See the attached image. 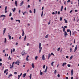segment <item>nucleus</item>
Wrapping results in <instances>:
<instances>
[{
    "mask_svg": "<svg viewBox=\"0 0 79 79\" xmlns=\"http://www.w3.org/2000/svg\"><path fill=\"white\" fill-rule=\"evenodd\" d=\"M70 52H72V48H71L70 49Z\"/></svg>",
    "mask_w": 79,
    "mask_h": 79,
    "instance_id": "obj_47",
    "label": "nucleus"
},
{
    "mask_svg": "<svg viewBox=\"0 0 79 79\" xmlns=\"http://www.w3.org/2000/svg\"><path fill=\"white\" fill-rule=\"evenodd\" d=\"M7 11L6 10H5V13H7Z\"/></svg>",
    "mask_w": 79,
    "mask_h": 79,
    "instance_id": "obj_62",
    "label": "nucleus"
},
{
    "mask_svg": "<svg viewBox=\"0 0 79 79\" xmlns=\"http://www.w3.org/2000/svg\"><path fill=\"white\" fill-rule=\"evenodd\" d=\"M26 35L25 36V37L24 38V41H26Z\"/></svg>",
    "mask_w": 79,
    "mask_h": 79,
    "instance_id": "obj_25",
    "label": "nucleus"
},
{
    "mask_svg": "<svg viewBox=\"0 0 79 79\" xmlns=\"http://www.w3.org/2000/svg\"><path fill=\"white\" fill-rule=\"evenodd\" d=\"M42 59L43 60H45V56L44 55H43Z\"/></svg>",
    "mask_w": 79,
    "mask_h": 79,
    "instance_id": "obj_3",
    "label": "nucleus"
},
{
    "mask_svg": "<svg viewBox=\"0 0 79 79\" xmlns=\"http://www.w3.org/2000/svg\"><path fill=\"white\" fill-rule=\"evenodd\" d=\"M19 60H17V61H16V62H15V64H17V63H19Z\"/></svg>",
    "mask_w": 79,
    "mask_h": 79,
    "instance_id": "obj_26",
    "label": "nucleus"
},
{
    "mask_svg": "<svg viewBox=\"0 0 79 79\" xmlns=\"http://www.w3.org/2000/svg\"><path fill=\"white\" fill-rule=\"evenodd\" d=\"M73 56H71V57H70V60H71L72 58H73Z\"/></svg>",
    "mask_w": 79,
    "mask_h": 79,
    "instance_id": "obj_34",
    "label": "nucleus"
},
{
    "mask_svg": "<svg viewBox=\"0 0 79 79\" xmlns=\"http://www.w3.org/2000/svg\"><path fill=\"white\" fill-rule=\"evenodd\" d=\"M12 53H13V49H11V54H12Z\"/></svg>",
    "mask_w": 79,
    "mask_h": 79,
    "instance_id": "obj_46",
    "label": "nucleus"
},
{
    "mask_svg": "<svg viewBox=\"0 0 79 79\" xmlns=\"http://www.w3.org/2000/svg\"><path fill=\"white\" fill-rule=\"evenodd\" d=\"M75 40V39L74 40V44H75V42H76Z\"/></svg>",
    "mask_w": 79,
    "mask_h": 79,
    "instance_id": "obj_57",
    "label": "nucleus"
},
{
    "mask_svg": "<svg viewBox=\"0 0 79 79\" xmlns=\"http://www.w3.org/2000/svg\"><path fill=\"white\" fill-rule=\"evenodd\" d=\"M64 20L65 21V23H68V21L66 20V19H64Z\"/></svg>",
    "mask_w": 79,
    "mask_h": 79,
    "instance_id": "obj_24",
    "label": "nucleus"
},
{
    "mask_svg": "<svg viewBox=\"0 0 79 79\" xmlns=\"http://www.w3.org/2000/svg\"><path fill=\"white\" fill-rule=\"evenodd\" d=\"M78 5L79 6V2H78Z\"/></svg>",
    "mask_w": 79,
    "mask_h": 79,
    "instance_id": "obj_64",
    "label": "nucleus"
},
{
    "mask_svg": "<svg viewBox=\"0 0 79 79\" xmlns=\"http://www.w3.org/2000/svg\"><path fill=\"white\" fill-rule=\"evenodd\" d=\"M63 6H61V9H63Z\"/></svg>",
    "mask_w": 79,
    "mask_h": 79,
    "instance_id": "obj_60",
    "label": "nucleus"
},
{
    "mask_svg": "<svg viewBox=\"0 0 79 79\" xmlns=\"http://www.w3.org/2000/svg\"><path fill=\"white\" fill-rule=\"evenodd\" d=\"M63 32H64V31H65V28H64V27H63Z\"/></svg>",
    "mask_w": 79,
    "mask_h": 79,
    "instance_id": "obj_41",
    "label": "nucleus"
},
{
    "mask_svg": "<svg viewBox=\"0 0 79 79\" xmlns=\"http://www.w3.org/2000/svg\"><path fill=\"white\" fill-rule=\"evenodd\" d=\"M29 12L30 13H32V11H31V10H30L29 11Z\"/></svg>",
    "mask_w": 79,
    "mask_h": 79,
    "instance_id": "obj_54",
    "label": "nucleus"
},
{
    "mask_svg": "<svg viewBox=\"0 0 79 79\" xmlns=\"http://www.w3.org/2000/svg\"><path fill=\"white\" fill-rule=\"evenodd\" d=\"M31 66L33 68H34L35 66H34V63H32L31 64Z\"/></svg>",
    "mask_w": 79,
    "mask_h": 79,
    "instance_id": "obj_15",
    "label": "nucleus"
},
{
    "mask_svg": "<svg viewBox=\"0 0 79 79\" xmlns=\"http://www.w3.org/2000/svg\"><path fill=\"white\" fill-rule=\"evenodd\" d=\"M29 77H30V79H31V77H32V74H30V75L29 76Z\"/></svg>",
    "mask_w": 79,
    "mask_h": 79,
    "instance_id": "obj_28",
    "label": "nucleus"
},
{
    "mask_svg": "<svg viewBox=\"0 0 79 79\" xmlns=\"http://www.w3.org/2000/svg\"><path fill=\"white\" fill-rule=\"evenodd\" d=\"M6 71H8V69H6L4 71V73H6Z\"/></svg>",
    "mask_w": 79,
    "mask_h": 79,
    "instance_id": "obj_14",
    "label": "nucleus"
},
{
    "mask_svg": "<svg viewBox=\"0 0 79 79\" xmlns=\"http://www.w3.org/2000/svg\"><path fill=\"white\" fill-rule=\"evenodd\" d=\"M24 3V1H23L22 2H21L20 3V6H22L23 4Z\"/></svg>",
    "mask_w": 79,
    "mask_h": 79,
    "instance_id": "obj_11",
    "label": "nucleus"
},
{
    "mask_svg": "<svg viewBox=\"0 0 79 79\" xmlns=\"http://www.w3.org/2000/svg\"><path fill=\"white\" fill-rule=\"evenodd\" d=\"M57 77H60V74H58Z\"/></svg>",
    "mask_w": 79,
    "mask_h": 79,
    "instance_id": "obj_38",
    "label": "nucleus"
},
{
    "mask_svg": "<svg viewBox=\"0 0 79 79\" xmlns=\"http://www.w3.org/2000/svg\"><path fill=\"white\" fill-rule=\"evenodd\" d=\"M26 73H25L23 74V77H26Z\"/></svg>",
    "mask_w": 79,
    "mask_h": 79,
    "instance_id": "obj_10",
    "label": "nucleus"
},
{
    "mask_svg": "<svg viewBox=\"0 0 79 79\" xmlns=\"http://www.w3.org/2000/svg\"><path fill=\"white\" fill-rule=\"evenodd\" d=\"M56 70H55V71H54V73L55 74H56Z\"/></svg>",
    "mask_w": 79,
    "mask_h": 79,
    "instance_id": "obj_53",
    "label": "nucleus"
},
{
    "mask_svg": "<svg viewBox=\"0 0 79 79\" xmlns=\"http://www.w3.org/2000/svg\"><path fill=\"white\" fill-rule=\"evenodd\" d=\"M14 64H15V62H13V63L12 64V66H14Z\"/></svg>",
    "mask_w": 79,
    "mask_h": 79,
    "instance_id": "obj_55",
    "label": "nucleus"
},
{
    "mask_svg": "<svg viewBox=\"0 0 79 79\" xmlns=\"http://www.w3.org/2000/svg\"><path fill=\"white\" fill-rule=\"evenodd\" d=\"M47 69H48V67H47V66L46 67V69L45 70V73H47Z\"/></svg>",
    "mask_w": 79,
    "mask_h": 79,
    "instance_id": "obj_19",
    "label": "nucleus"
},
{
    "mask_svg": "<svg viewBox=\"0 0 79 79\" xmlns=\"http://www.w3.org/2000/svg\"><path fill=\"white\" fill-rule=\"evenodd\" d=\"M62 19H63V17H60V21H61Z\"/></svg>",
    "mask_w": 79,
    "mask_h": 79,
    "instance_id": "obj_32",
    "label": "nucleus"
},
{
    "mask_svg": "<svg viewBox=\"0 0 79 79\" xmlns=\"http://www.w3.org/2000/svg\"><path fill=\"white\" fill-rule=\"evenodd\" d=\"M51 55H53V56H55V55L54 54H53V52L51 53Z\"/></svg>",
    "mask_w": 79,
    "mask_h": 79,
    "instance_id": "obj_35",
    "label": "nucleus"
},
{
    "mask_svg": "<svg viewBox=\"0 0 79 79\" xmlns=\"http://www.w3.org/2000/svg\"><path fill=\"white\" fill-rule=\"evenodd\" d=\"M21 54L23 56H24V54H25V52L23 51L22 52Z\"/></svg>",
    "mask_w": 79,
    "mask_h": 79,
    "instance_id": "obj_7",
    "label": "nucleus"
},
{
    "mask_svg": "<svg viewBox=\"0 0 79 79\" xmlns=\"http://www.w3.org/2000/svg\"><path fill=\"white\" fill-rule=\"evenodd\" d=\"M73 75V69H72L71 70V75L72 76Z\"/></svg>",
    "mask_w": 79,
    "mask_h": 79,
    "instance_id": "obj_18",
    "label": "nucleus"
},
{
    "mask_svg": "<svg viewBox=\"0 0 79 79\" xmlns=\"http://www.w3.org/2000/svg\"><path fill=\"white\" fill-rule=\"evenodd\" d=\"M60 50V48H59L57 49V51H59Z\"/></svg>",
    "mask_w": 79,
    "mask_h": 79,
    "instance_id": "obj_48",
    "label": "nucleus"
},
{
    "mask_svg": "<svg viewBox=\"0 0 79 79\" xmlns=\"http://www.w3.org/2000/svg\"><path fill=\"white\" fill-rule=\"evenodd\" d=\"M43 69H45V65H44L43 66Z\"/></svg>",
    "mask_w": 79,
    "mask_h": 79,
    "instance_id": "obj_36",
    "label": "nucleus"
},
{
    "mask_svg": "<svg viewBox=\"0 0 79 79\" xmlns=\"http://www.w3.org/2000/svg\"><path fill=\"white\" fill-rule=\"evenodd\" d=\"M28 8H30V5H28Z\"/></svg>",
    "mask_w": 79,
    "mask_h": 79,
    "instance_id": "obj_61",
    "label": "nucleus"
},
{
    "mask_svg": "<svg viewBox=\"0 0 79 79\" xmlns=\"http://www.w3.org/2000/svg\"><path fill=\"white\" fill-rule=\"evenodd\" d=\"M11 76H12V74H10L9 75L8 78H10V77H11Z\"/></svg>",
    "mask_w": 79,
    "mask_h": 79,
    "instance_id": "obj_20",
    "label": "nucleus"
},
{
    "mask_svg": "<svg viewBox=\"0 0 79 79\" xmlns=\"http://www.w3.org/2000/svg\"><path fill=\"white\" fill-rule=\"evenodd\" d=\"M7 10V6H6L5 9V10Z\"/></svg>",
    "mask_w": 79,
    "mask_h": 79,
    "instance_id": "obj_42",
    "label": "nucleus"
},
{
    "mask_svg": "<svg viewBox=\"0 0 79 79\" xmlns=\"http://www.w3.org/2000/svg\"><path fill=\"white\" fill-rule=\"evenodd\" d=\"M2 65V63H0V66H1Z\"/></svg>",
    "mask_w": 79,
    "mask_h": 79,
    "instance_id": "obj_58",
    "label": "nucleus"
},
{
    "mask_svg": "<svg viewBox=\"0 0 79 79\" xmlns=\"http://www.w3.org/2000/svg\"><path fill=\"white\" fill-rule=\"evenodd\" d=\"M42 46V44H41V43H40L39 44V48L40 49L39 50V53H40L41 52V51H42V48L41 46Z\"/></svg>",
    "mask_w": 79,
    "mask_h": 79,
    "instance_id": "obj_1",
    "label": "nucleus"
},
{
    "mask_svg": "<svg viewBox=\"0 0 79 79\" xmlns=\"http://www.w3.org/2000/svg\"><path fill=\"white\" fill-rule=\"evenodd\" d=\"M71 2V1L70 0H68L67 1V2L68 3L69 2Z\"/></svg>",
    "mask_w": 79,
    "mask_h": 79,
    "instance_id": "obj_59",
    "label": "nucleus"
},
{
    "mask_svg": "<svg viewBox=\"0 0 79 79\" xmlns=\"http://www.w3.org/2000/svg\"><path fill=\"white\" fill-rule=\"evenodd\" d=\"M13 67H14V66L12 65V66H10V69H12V68H13Z\"/></svg>",
    "mask_w": 79,
    "mask_h": 79,
    "instance_id": "obj_29",
    "label": "nucleus"
},
{
    "mask_svg": "<svg viewBox=\"0 0 79 79\" xmlns=\"http://www.w3.org/2000/svg\"><path fill=\"white\" fill-rule=\"evenodd\" d=\"M6 30V28H4V30H3V35H4V34H5V33Z\"/></svg>",
    "mask_w": 79,
    "mask_h": 79,
    "instance_id": "obj_5",
    "label": "nucleus"
},
{
    "mask_svg": "<svg viewBox=\"0 0 79 79\" xmlns=\"http://www.w3.org/2000/svg\"><path fill=\"white\" fill-rule=\"evenodd\" d=\"M38 57L37 56H35V60H37V58H38Z\"/></svg>",
    "mask_w": 79,
    "mask_h": 79,
    "instance_id": "obj_33",
    "label": "nucleus"
},
{
    "mask_svg": "<svg viewBox=\"0 0 79 79\" xmlns=\"http://www.w3.org/2000/svg\"><path fill=\"white\" fill-rule=\"evenodd\" d=\"M15 48H14L13 49V52H15Z\"/></svg>",
    "mask_w": 79,
    "mask_h": 79,
    "instance_id": "obj_50",
    "label": "nucleus"
},
{
    "mask_svg": "<svg viewBox=\"0 0 79 79\" xmlns=\"http://www.w3.org/2000/svg\"><path fill=\"white\" fill-rule=\"evenodd\" d=\"M12 11H13V12H15V11H16V8H14V9H12Z\"/></svg>",
    "mask_w": 79,
    "mask_h": 79,
    "instance_id": "obj_21",
    "label": "nucleus"
},
{
    "mask_svg": "<svg viewBox=\"0 0 79 79\" xmlns=\"http://www.w3.org/2000/svg\"><path fill=\"white\" fill-rule=\"evenodd\" d=\"M50 22H51V21L49 20V22L48 23V25H49L50 24Z\"/></svg>",
    "mask_w": 79,
    "mask_h": 79,
    "instance_id": "obj_44",
    "label": "nucleus"
},
{
    "mask_svg": "<svg viewBox=\"0 0 79 79\" xmlns=\"http://www.w3.org/2000/svg\"><path fill=\"white\" fill-rule=\"evenodd\" d=\"M11 15H12V14L11 12H10V14L9 16H11Z\"/></svg>",
    "mask_w": 79,
    "mask_h": 79,
    "instance_id": "obj_43",
    "label": "nucleus"
},
{
    "mask_svg": "<svg viewBox=\"0 0 79 79\" xmlns=\"http://www.w3.org/2000/svg\"><path fill=\"white\" fill-rule=\"evenodd\" d=\"M53 63H54V62L53 61L51 63L52 66H53Z\"/></svg>",
    "mask_w": 79,
    "mask_h": 79,
    "instance_id": "obj_30",
    "label": "nucleus"
},
{
    "mask_svg": "<svg viewBox=\"0 0 79 79\" xmlns=\"http://www.w3.org/2000/svg\"><path fill=\"white\" fill-rule=\"evenodd\" d=\"M27 46H29V43H27Z\"/></svg>",
    "mask_w": 79,
    "mask_h": 79,
    "instance_id": "obj_52",
    "label": "nucleus"
},
{
    "mask_svg": "<svg viewBox=\"0 0 79 79\" xmlns=\"http://www.w3.org/2000/svg\"><path fill=\"white\" fill-rule=\"evenodd\" d=\"M64 36L65 37H66V35H68V33H67V32L66 31H65L64 32Z\"/></svg>",
    "mask_w": 79,
    "mask_h": 79,
    "instance_id": "obj_9",
    "label": "nucleus"
},
{
    "mask_svg": "<svg viewBox=\"0 0 79 79\" xmlns=\"http://www.w3.org/2000/svg\"><path fill=\"white\" fill-rule=\"evenodd\" d=\"M77 33V32L76 31H72V35H75V34H76V33Z\"/></svg>",
    "mask_w": 79,
    "mask_h": 79,
    "instance_id": "obj_2",
    "label": "nucleus"
},
{
    "mask_svg": "<svg viewBox=\"0 0 79 79\" xmlns=\"http://www.w3.org/2000/svg\"><path fill=\"white\" fill-rule=\"evenodd\" d=\"M58 15H60V11L58 12Z\"/></svg>",
    "mask_w": 79,
    "mask_h": 79,
    "instance_id": "obj_56",
    "label": "nucleus"
},
{
    "mask_svg": "<svg viewBox=\"0 0 79 79\" xmlns=\"http://www.w3.org/2000/svg\"><path fill=\"white\" fill-rule=\"evenodd\" d=\"M10 59V60H11V57L10 58V56H9V58L8 59Z\"/></svg>",
    "mask_w": 79,
    "mask_h": 79,
    "instance_id": "obj_45",
    "label": "nucleus"
},
{
    "mask_svg": "<svg viewBox=\"0 0 79 79\" xmlns=\"http://www.w3.org/2000/svg\"><path fill=\"white\" fill-rule=\"evenodd\" d=\"M67 66H68V67H71V65L68 64V65H67Z\"/></svg>",
    "mask_w": 79,
    "mask_h": 79,
    "instance_id": "obj_39",
    "label": "nucleus"
},
{
    "mask_svg": "<svg viewBox=\"0 0 79 79\" xmlns=\"http://www.w3.org/2000/svg\"><path fill=\"white\" fill-rule=\"evenodd\" d=\"M67 64V63L66 62L62 64V66L63 67H64V65H66Z\"/></svg>",
    "mask_w": 79,
    "mask_h": 79,
    "instance_id": "obj_6",
    "label": "nucleus"
},
{
    "mask_svg": "<svg viewBox=\"0 0 79 79\" xmlns=\"http://www.w3.org/2000/svg\"><path fill=\"white\" fill-rule=\"evenodd\" d=\"M51 56V54L49 53L48 54V59H49L50 58V56Z\"/></svg>",
    "mask_w": 79,
    "mask_h": 79,
    "instance_id": "obj_17",
    "label": "nucleus"
},
{
    "mask_svg": "<svg viewBox=\"0 0 79 79\" xmlns=\"http://www.w3.org/2000/svg\"><path fill=\"white\" fill-rule=\"evenodd\" d=\"M21 13V10H19V14H20L21 13Z\"/></svg>",
    "mask_w": 79,
    "mask_h": 79,
    "instance_id": "obj_51",
    "label": "nucleus"
},
{
    "mask_svg": "<svg viewBox=\"0 0 79 79\" xmlns=\"http://www.w3.org/2000/svg\"><path fill=\"white\" fill-rule=\"evenodd\" d=\"M15 4L16 6H18V4H17V1H15Z\"/></svg>",
    "mask_w": 79,
    "mask_h": 79,
    "instance_id": "obj_22",
    "label": "nucleus"
},
{
    "mask_svg": "<svg viewBox=\"0 0 79 79\" xmlns=\"http://www.w3.org/2000/svg\"><path fill=\"white\" fill-rule=\"evenodd\" d=\"M6 16L5 15H2L0 16V18H2V17H5Z\"/></svg>",
    "mask_w": 79,
    "mask_h": 79,
    "instance_id": "obj_16",
    "label": "nucleus"
},
{
    "mask_svg": "<svg viewBox=\"0 0 79 79\" xmlns=\"http://www.w3.org/2000/svg\"><path fill=\"white\" fill-rule=\"evenodd\" d=\"M29 55H27V56L26 57V60L27 61H29V59H28V58H29Z\"/></svg>",
    "mask_w": 79,
    "mask_h": 79,
    "instance_id": "obj_8",
    "label": "nucleus"
},
{
    "mask_svg": "<svg viewBox=\"0 0 79 79\" xmlns=\"http://www.w3.org/2000/svg\"><path fill=\"white\" fill-rule=\"evenodd\" d=\"M8 36L10 40H11V36L10 35H8Z\"/></svg>",
    "mask_w": 79,
    "mask_h": 79,
    "instance_id": "obj_12",
    "label": "nucleus"
},
{
    "mask_svg": "<svg viewBox=\"0 0 79 79\" xmlns=\"http://www.w3.org/2000/svg\"><path fill=\"white\" fill-rule=\"evenodd\" d=\"M23 31V33H22V36H24V31L23 30H22Z\"/></svg>",
    "mask_w": 79,
    "mask_h": 79,
    "instance_id": "obj_13",
    "label": "nucleus"
},
{
    "mask_svg": "<svg viewBox=\"0 0 79 79\" xmlns=\"http://www.w3.org/2000/svg\"><path fill=\"white\" fill-rule=\"evenodd\" d=\"M77 45H76V46L75 47V49H74V52H75L76 50H77Z\"/></svg>",
    "mask_w": 79,
    "mask_h": 79,
    "instance_id": "obj_4",
    "label": "nucleus"
},
{
    "mask_svg": "<svg viewBox=\"0 0 79 79\" xmlns=\"http://www.w3.org/2000/svg\"><path fill=\"white\" fill-rule=\"evenodd\" d=\"M4 42V44H6V38H5Z\"/></svg>",
    "mask_w": 79,
    "mask_h": 79,
    "instance_id": "obj_23",
    "label": "nucleus"
},
{
    "mask_svg": "<svg viewBox=\"0 0 79 79\" xmlns=\"http://www.w3.org/2000/svg\"><path fill=\"white\" fill-rule=\"evenodd\" d=\"M34 13H35V9H34Z\"/></svg>",
    "mask_w": 79,
    "mask_h": 79,
    "instance_id": "obj_37",
    "label": "nucleus"
},
{
    "mask_svg": "<svg viewBox=\"0 0 79 79\" xmlns=\"http://www.w3.org/2000/svg\"><path fill=\"white\" fill-rule=\"evenodd\" d=\"M42 74H43V73H42V72H40V75H41V76H42Z\"/></svg>",
    "mask_w": 79,
    "mask_h": 79,
    "instance_id": "obj_40",
    "label": "nucleus"
},
{
    "mask_svg": "<svg viewBox=\"0 0 79 79\" xmlns=\"http://www.w3.org/2000/svg\"><path fill=\"white\" fill-rule=\"evenodd\" d=\"M48 34L46 36H45V38L46 39H47L48 38Z\"/></svg>",
    "mask_w": 79,
    "mask_h": 79,
    "instance_id": "obj_27",
    "label": "nucleus"
},
{
    "mask_svg": "<svg viewBox=\"0 0 79 79\" xmlns=\"http://www.w3.org/2000/svg\"><path fill=\"white\" fill-rule=\"evenodd\" d=\"M69 32L70 33V36L71 35V30H69Z\"/></svg>",
    "mask_w": 79,
    "mask_h": 79,
    "instance_id": "obj_31",
    "label": "nucleus"
},
{
    "mask_svg": "<svg viewBox=\"0 0 79 79\" xmlns=\"http://www.w3.org/2000/svg\"><path fill=\"white\" fill-rule=\"evenodd\" d=\"M73 12V10L70 11V13H71Z\"/></svg>",
    "mask_w": 79,
    "mask_h": 79,
    "instance_id": "obj_49",
    "label": "nucleus"
},
{
    "mask_svg": "<svg viewBox=\"0 0 79 79\" xmlns=\"http://www.w3.org/2000/svg\"><path fill=\"white\" fill-rule=\"evenodd\" d=\"M65 78L66 79H68V77H65Z\"/></svg>",
    "mask_w": 79,
    "mask_h": 79,
    "instance_id": "obj_63",
    "label": "nucleus"
}]
</instances>
